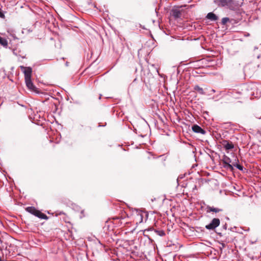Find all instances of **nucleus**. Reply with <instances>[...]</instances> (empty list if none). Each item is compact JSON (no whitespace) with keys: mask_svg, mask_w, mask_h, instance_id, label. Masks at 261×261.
<instances>
[{"mask_svg":"<svg viewBox=\"0 0 261 261\" xmlns=\"http://www.w3.org/2000/svg\"><path fill=\"white\" fill-rule=\"evenodd\" d=\"M215 3L220 7H226L230 10H236L239 7L233 0H215Z\"/></svg>","mask_w":261,"mask_h":261,"instance_id":"nucleus-1","label":"nucleus"},{"mask_svg":"<svg viewBox=\"0 0 261 261\" xmlns=\"http://www.w3.org/2000/svg\"><path fill=\"white\" fill-rule=\"evenodd\" d=\"M26 210L29 213L34 215V216L38 217L39 218L45 220L48 219V217L45 214L41 213L39 210H36L33 206L28 207L26 208Z\"/></svg>","mask_w":261,"mask_h":261,"instance_id":"nucleus-2","label":"nucleus"},{"mask_svg":"<svg viewBox=\"0 0 261 261\" xmlns=\"http://www.w3.org/2000/svg\"><path fill=\"white\" fill-rule=\"evenodd\" d=\"M222 161L223 163V167L228 170H230L232 171L234 169L232 165L230 164L231 161L230 159L226 156V155H224Z\"/></svg>","mask_w":261,"mask_h":261,"instance_id":"nucleus-3","label":"nucleus"},{"mask_svg":"<svg viewBox=\"0 0 261 261\" xmlns=\"http://www.w3.org/2000/svg\"><path fill=\"white\" fill-rule=\"evenodd\" d=\"M220 220L218 218H214L211 223L205 226L207 229L213 230L220 225Z\"/></svg>","mask_w":261,"mask_h":261,"instance_id":"nucleus-4","label":"nucleus"},{"mask_svg":"<svg viewBox=\"0 0 261 261\" xmlns=\"http://www.w3.org/2000/svg\"><path fill=\"white\" fill-rule=\"evenodd\" d=\"M20 68L24 73L25 80L31 79L32 69L31 67L20 66Z\"/></svg>","mask_w":261,"mask_h":261,"instance_id":"nucleus-5","label":"nucleus"},{"mask_svg":"<svg viewBox=\"0 0 261 261\" xmlns=\"http://www.w3.org/2000/svg\"><path fill=\"white\" fill-rule=\"evenodd\" d=\"M192 129L193 132L196 133H200L202 135H204L206 133L205 130L197 124L193 125L192 127Z\"/></svg>","mask_w":261,"mask_h":261,"instance_id":"nucleus-6","label":"nucleus"},{"mask_svg":"<svg viewBox=\"0 0 261 261\" xmlns=\"http://www.w3.org/2000/svg\"><path fill=\"white\" fill-rule=\"evenodd\" d=\"M206 18L213 21H215L219 19L218 16L213 12H209L207 14Z\"/></svg>","mask_w":261,"mask_h":261,"instance_id":"nucleus-7","label":"nucleus"},{"mask_svg":"<svg viewBox=\"0 0 261 261\" xmlns=\"http://www.w3.org/2000/svg\"><path fill=\"white\" fill-rule=\"evenodd\" d=\"M25 82L27 87L29 89L32 91H35L36 87L32 83L31 79L25 80Z\"/></svg>","mask_w":261,"mask_h":261,"instance_id":"nucleus-8","label":"nucleus"},{"mask_svg":"<svg viewBox=\"0 0 261 261\" xmlns=\"http://www.w3.org/2000/svg\"><path fill=\"white\" fill-rule=\"evenodd\" d=\"M223 145L226 150H230L234 148V145L231 142L229 143L226 140L223 141Z\"/></svg>","mask_w":261,"mask_h":261,"instance_id":"nucleus-9","label":"nucleus"},{"mask_svg":"<svg viewBox=\"0 0 261 261\" xmlns=\"http://www.w3.org/2000/svg\"><path fill=\"white\" fill-rule=\"evenodd\" d=\"M222 210L219 208H216L214 207H212L209 205L206 206V212H215V213H219L220 212H222Z\"/></svg>","mask_w":261,"mask_h":261,"instance_id":"nucleus-10","label":"nucleus"},{"mask_svg":"<svg viewBox=\"0 0 261 261\" xmlns=\"http://www.w3.org/2000/svg\"><path fill=\"white\" fill-rule=\"evenodd\" d=\"M172 15L175 18H178L181 16V12L178 9H174L172 10Z\"/></svg>","mask_w":261,"mask_h":261,"instance_id":"nucleus-11","label":"nucleus"},{"mask_svg":"<svg viewBox=\"0 0 261 261\" xmlns=\"http://www.w3.org/2000/svg\"><path fill=\"white\" fill-rule=\"evenodd\" d=\"M194 90L196 91H197L200 94H204V92L203 91V90L202 88L200 87L199 86L196 85L194 87Z\"/></svg>","mask_w":261,"mask_h":261,"instance_id":"nucleus-12","label":"nucleus"},{"mask_svg":"<svg viewBox=\"0 0 261 261\" xmlns=\"http://www.w3.org/2000/svg\"><path fill=\"white\" fill-rule=\"evenodd\" d=\"M0 44L4 46H6L8 45V41L5 38L0 37Z\"/></svg>","mask_w":261,"mask_h":261,"instance_id":"nucleus-13","label":"nucleus"},{"mask_svg":"<svg viewBox=\"0 0 261 261\" xmlns=\"http://www.w3.org/2000/svg\"><path fill=\"white\" fill-rule=\"evenodd\" d=\"M230 19L228 17H223L221 20V24L223 25H226L227 23L230 22Z\"/></svg>","mask_w":261,"mask_h":261,"instance_id":"nucleus-14","label":"nucleus"},{"mask_svg":"<svg viewBox=\"0 0 261 261\" xmlns=\"http://www.w3.org/2000/svg\"><path fill=\"white\" fill-rule=\"evenodd\" d=\"M231 165H232L233 167H236L237 168H238L241 171H242L244 169L243 166L239 164H238L237 162H233Z\"/></svg>","mask_w":261,"mask_h":261,"instance_id":"nucleus-15","label":"nucleus"},{"mask_svg":"<svg viewBox=\"0 0 261 261\" xmlns=\"http://www.w3.org/2000/svg\"><path fill=\"white\" fill-rule=\"evenodd\" d=\"M154 231L156 232L157 234H158L160 236L163 237L165 235V232L164 231L161 230H154Z\"/></svg>","mask_w":261,"mask_h":261,"instance_id":"nucleus-16","label":"nucleus"},{"mask_svg":"<svg viewBox=\"0 0 261 261\" xmlns=\"http://www.w3.org/2000/svg\"><path fill=\"white\" fill-rule=\"evenodd\" d=\"M138 215L140 217V222H142L143 221V214L142 212H140L138 214Z\"/></svg>","mask_w":261,"mask_h":261,"instance_id":"nucleus-17","label":"nucleus"},{"mask_svg":"<svg viewBox=\"0 0 261 261\" xmlns=\"http://www.w3.org/2000/svg\"><path fill=\"white\" fill-rule=\"evenodd\" d=\"M0 17L2 18H5V15L3 11H2L1 9L0 8Z\"/></svg>","mask_w":261,"mask_h":261,"instance_id":"nucleus-18","label":"nucleus"},{"mask_svg":"<svg viewBox=\"0 0 261 261\" xmlns=\"http://www.w3.org/2000/svg\"><path fill=\"white\" fill-rule=\"evenodd\" d=\"M4 241L3 240L0 238V244L2 245L3 247H4V246L3 245Z\"/></svg>","mask_w":261,"mask_h":261,"instance_id":"nucleus-19","label":"nucleus"},{"mask_svg":"<svg viewBox=\"0 0 261 261\" xmlns=\"http://www.w3.org/2000/svg\"><path fill=\"white\" fill-rule=\"evenodd\" d=\"M154 230V229L152 227H150V228H148L147 229H146L145 230L149 231V230Z\"/></svg>","mask_w":261,"mask_h":261,"instance_id":"nucleus-20","label":"nucleus"},{"mask_svg":"<svg viewBox=\"0 0 261 261\" xmlns=\"http://www.w3.org/2000/svg\"><path fill=\"white\" fill-rule=\"evenodd\" d=\"M16 50H14H14H13V54H15V55H16V56H17V53L16 52Z\"/></svg>","mask_w":261,"mask_h":261,"instance_id":"nucleus-21","label":"nucleus"},{"mask_svg":"<svg viewBox=\"0 0 261 261\" xmlns=\"http://www.w3.org/2000/svg\"><path fill=\"white\" fill-rule=\"evenodd\" d=\"M65 65H66V66H68L69 63L68 62H66V63H65Z\"/></svg>","mask_w":261,"mask_h":261,"instance_id":"nucleus-22","label":"nucleus"},{"mask_svg":"<svg viewBox=\"0 0 261 261\" xmlns=\"http://www.w3.org/2000/svg\"><path fill=\"white\" fill-rule=\"evenodd\" d=\"M101 95L100 94V95H99V99L101 98Z\"/></svg>","mask_w":261,"mask_h":261,"instance_id":"nucleus-23","label":"nucleus"},{"mask_svg":"<svg viewBox=\"0 0 261 261\" xmlns=\"http://www.w3.org/2000/svg\"><path fill=\"white\" fill-rule=\"evenodd\" d=\"M258 119H261V117H258Z\"/></svg>","mask_w":261,"mask_h":261,"instance_id":"nucleus-24","label":"nucleus"}]
</instances>
